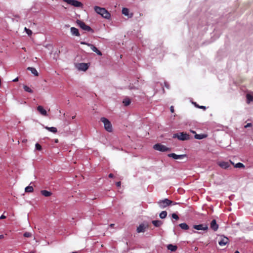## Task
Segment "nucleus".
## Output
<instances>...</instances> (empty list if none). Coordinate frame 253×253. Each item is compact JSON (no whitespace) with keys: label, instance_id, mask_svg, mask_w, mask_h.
Here are the masks:
<instances>
[{"label":"nucleus","instance_id":"1","mask_svg":"<svg viewBox=\"0 0 253 253\" xmlns=\"http://www.w3.org/2000/svg\"><path fill=\"white\" fill-rule=\"evenodd\" d=\"M94 9L97 14L105 19H109L111 17L110 13L104 8L95 6L94 7Z\"/></svg>","mask_w":253,"mask_h":253},{"label":"nucleus","instance_id":"2","mask_svg":"<svg viewBox=\"0 0 253 253\" xmlns=\"http://www.w3.org/2000/svg\"><path fill=\"white\" fill-rule=\"evenodd\" d=\"M173 138H177L178 140L184 141L190 139V136L188 134L184 132L175 133L173 135Z\"/></svg>","mask_w":253,"mask_h":253},{"label":"nucleus","instance_id":"3","mask_svg":"<svg viewBox=\"0 0 253 253\" xmlns=\"http://www.w3.org/2000/svg\"><path fill=\"white\" fill-rule=\"evenodd\" d=\"M101 121L103 123L105 130L109 132L112 131V126L111 122L104 117H102L100 119Z\"/></svg>","mask_w":253,"mask_h":253},{"label":"nucleus","instance_id":"4","mask_svg":"<svg viewBox=\"0 0 253 253\" xmlns=\"http://www.w3.org/2000/svg\"><path fill=\"white\" fill-rule=\"evenodd\" d=\"M153 148L157 151L161 152L170 151V148L166 147L165 145L160 143H157L153 146Z\"/></svg>","mask_w":253,"mask_h":253},{"label":"nucleus","instance_id":"5","mask_svg":"<svg viewBox=\"0 0 253 253\" xmlns=\"http://www.w3.org/2000/svg\"><path fill=\"white\" fill-rule=\"evenodd\" d=\"M77 23L80 26V27L82 28L83 30L88 32H91V33L94 32L92 28H91L89 26L86 25L84 22L80 20H77Z\"/></svg>","mask_w":253,"mask_h":253},{"label":"nucleus","instance_id":"6","mask_svg":"<svg viewBox=\"0 0 253 253\" xmlns=\"http://www.w3.org/2000/svg\"><path fill=\"white\" fill-rule=\"evenodd\" d=\"M172 203L173 202L168 199H165L163 200H160L158 202V204L161 208H165Z\"/></svg>","mask_w":253,"mask_h":253},{"label":"nucleus","instance_id":"7","mask_svg":"<svg viewBox=\"0 0 253 253\" xmlns=\"http://www.w3.org/2000/svg\"><path fill=\"white\" fill-rule=\"evenodd\" d=\"M63 1L75 7H82L83 5L82 2L76 0H63Z\"/></svg>","mask_w":253,"mask_h":253},{"label":"nucleus","instance_id":"8","mask_svg":"<svg viewBox=\"0 0 253 253\" xmlns=\"http://www.w3.org/2000/svg\"><path fill=\"white\" fill-rule=\"evenodd\" d=\"M218 165L223 169H227L230 167V165H234V163L230 161V162L221 161L217 163Z\"/></svg>","mask_w":253,"mask_h":253},{"label":"nucleus","instance_id":"9","mask_svg":"<svg viewBox=\"0 0 253 253\" xmlns=\"http://www.w3.org/2000/svg\"><path fill=\"white\" fill-rule=\"evenodd\" d=\"M168 156L170 158H172L175 160L183 159L184 158L186 157V155H176L175 153H170L168 155Z\"/></svg>","mask_w":253,"mask_h":253},{"label":"nucleus","instance_id":"10","mask_svg":"<svg viewBox=\"0 0 253 253\" xmlns=\"http://www.w3.org/2000/svg\"><path fill=\"white\" fill-rule=\"evenodd\" d=\"M193 228L195 229L198 230H207L208 229V225L207 224H199V225H194L193 226Z\"/></svg>","mask_w":253,"mask_h":253},{"label":"nucleus","instance_id":"11","mask_svg":"<svg viewBox=\"0 0 253 253\" xmlns=\"http://www.w3.org/2000/svg\"><path fill=\"white\" fill-rule=\"evenodd\" d=\"M77 68L80 70L85 71L88 68V66L87 64H86V63H81L77 65Z\"/></svg>","mask_w":253,"mask_h":253},{"label":"nucleus","instance_id":"12","mask_svg":"<svg viewBox=\"0 0 253 253\" xmlns=\"http://www.w3.org/2000/svg\"><path fill=\"white\" fill-rule=\"evenodd\" d=\"M229 239L225 236H221L220 240L218 241V244L220 246H225L228 242Z\"/></svg>","mask_w":253,"mask_h":253},{"label":"nucleus","instance_id":"13","mask_svg":"<svg viewBox=\"0 0 253 253\" xmlns=\"http://www.w3.org/2000/svg\"><path fill=\"white\" fill-rule=\"evenodd\" d=\"M148 226L147 225H145L144 224H141L137 228V232L138 233L144 232L145 230L148 228Z\"/></svg>","mask_w":253,"mask_h":253},{"label":"nucleus","instance_id":"14","mask_svg":"<svg viewBox=\"0 0 253 253\" xmlns=\"http://www.w3.org/2000/svg\"><path fill=\"white\" fill-rule=\"evenodd\" d=\"M210 227L214 231L217 230L218 228V225L216 223L215 219H213L211 221Z\"/></svg>","mask_w":253,"mask_h":253},{"label":"nucleus","instance_id":"15","mask_svg":"<svg viewBox=\"0 0 253 253\" xmlns=\"http://www.w3.org/2000/svg\"><path fill=\"white\" fill-rule=\"evenodd\" d=\"M88 46L90 47V48L92 49V50L96 53V54L98 55H102V53L99 50L97 47H96L93 44H88Z\"/></svg>","mask_w":253,"mask_h":253},{"label":"nucleus","instance_id":"16","mask_svg":"<svg viewBox=\"0 0 253 253\" xmlns=\"http://www.w3.org/2000/svg\"><path fill=\"white\" fill-rule=\"evenodd\" d=\"M38 111L43 116H47V112L43 108L42 106H38L37 107Z\"/></svg>","mask_w":253,"mask_h":253},{"label":"nucleus","instance_id":"17","mask_svg":"<svg viewBox=\"0 0 253 253\" xmlns=\"http://www.w3.org/2000/svg\"><path fill=\"white\" fill-rule=\"evenodd\" d=\"M71 32L73 35L78 37L80 36L78 29L75 27L71 28Z\"/></svg>","mask_w":253,"mask_h":253},{"label":"nucleus","instance_id":"18","mask_svg":"<svg viewBox=\"0 0 253 253\" xmlns=\"http://www.w3.org/2000/svg\"><path fill=\"white\" fill-rule=\"evenodd\" d=\"M122 13L126 16H128L129 17H131L133 15L132 13H131L130 15H129V9L127 8H123L122 9Z\"/></svg>","mask_w":253,"mask_h":253},{"label":"nucleus","instance_id":"19","mask_svg":"<svg viewBox=\"0 0 253 253\" xmlns=\"http://www.w3.org/2000/svg\"><path fill=\"white\" fill-rule=\"evenodd\" d=\"M41 193L43 196L46 197H49L52 195V193L51 192L45 190H42L41 191Z\"/></svg>","mask_w":253,"mask_h":253},{"label":"nucleus","instance_id":"20","mask_svg":"<svg viewBox=\"0 0 253 253\" xmlns=\"http://www.w3.org/2000/svg\"><path fill=\"white\" fill-rule=\"evenodd\" d=\"M168 249L171 251V252H175L177 249V247L175 245H173L172 244H169L167 246Z\"/></svg>","mask_w":253,"mask_h":253},{"label":"nucleus","instance_id":"21","mask_svg":"<svg viewBox=\"0 0 253 253\" xmlns=\"http://www.w3.org/2000/svg\"><path fill=\"white\" fill-rule=\"evenodd\" d=\"M152 223L155 227H160L163 224V222L161 220H153Z\"/></svg>","mask_w":253,"mask_h":253},{"label":"nucleus","instance_id":"22","mask_svg":"<svg viewBox=\"0 0 253 253\" xmlns=\"http://www.w3.org/2000/svg\"><path fill=\"white\" fill-rule=\"evenodd\" d=\"M27 69L31 72V73L34 74L36 76H38L39 75L38 72L37 70L35 68L33 67H28Z\"/></svg>","mask_w":253,"mask_h":253},{"label":"nucleus","instance_id":"23","mask_svg":"<svg viewBox=\"0 0 253 253\" xmlns=\"http://www.w3.org/2000/svg\"><path fill=\"white\" fill-rule=\"evenodd\" d=\"M46 129L48 130V131L52 132L54 133H56L57 132V129L55 127H48V126H45L44 127Z\"/></svg>","mask_w":253,"mask_h":253},{"label":"nucleus","instance_id":"24","mask_svg":"<svg viewBox=\"0 0 253 253\" xmlns=\"http://www.w3.org/2000/svg\"><path fill=\"white\" fill-rule=\"evenodd\" d=\"M247 97V103L248 104H250L251 101H253V96H252L251 94L248 93L246 95Z\"/></svg>","mask_w":253,"mask_h":253},{"label":"nucleus","instance_id":"25","mask_svg":"<svg viewBox=\"0 0 253 253\" xmlns=\"http://www.w3.org/2000/svg\"><path fill=\"white\" fill-rule=\"evenodd\" d=\"M207 135L206 134H196L195 135V138L197 139H203V138H205L207 137Z\"/></svg>","mask_w":253,"mask_h":253},{"label":"nucleus","instance_id":"26","mask_svg":"<svg viewBox=\"0 0 253 253\" xmlns=\"http://www.w3.org/2000/svg\"><path fill=\"white\" fill-rule=\"evenodd\" d=\"M130 99L127 97L125 98L123 101V104L125 106H127L130 104Z\"/></svg>","mask_w":253,"mask_h":253},{"label":"nucleus","instance_id":"27","mask_svg":"<svg viewBox=\"0 0 253 253\" xmlns=\"http://www.w3.org/2000/svg\"><path fill=\"white\" fill-rule=\"evenodd\" d=\"M179 227L184 230H188L189 229V226L185 223H180L179 225Z\"/></svg>","mask_w":253,"mask_h":253},{"label":"nucleus","instance_id":"28","mask_svg":"<svg viewBox=\"0 0 253 253\" xmlns=\"http://www.w3.org/2000/svg\"><path fill=\"white\" fill-rule=\"evenodd\" d=\"M23 88H24V90L26 92H29L31 93H32L33 92V90L30 87L28 86L27 85H24L23 86Z\"/></svg>","mask_w":253,"mask_h":253},{"label":"nucleus","instance_id":"29","mask_svg":"<svg viewBox=\"0 0 253 253\" xmlns=\"http://www.w3.org/2000/svg\"><path fill=\"white\" fill-rule=\"evenodd\" d=\"M167 215V212L166 211H163L160 213V217L162 219H164L166 217Z\"/></svg>","mask_w":253,"mask_h":253},{"label":"nucleus","instance_id":"30","mask_svg":"<svg viewBox=\"0 0 253 253\" xmlns=\"http://www.w3.org/2000/svg\"><path fill=\"white\" fill-rule=\"evenodd\" d=\"M25 191L26 192H32L34 191V188L31 186H28L25 188Z\"/></svg>","mask_w":253,"mask_h":253},{"label":"nucleus","instance_id":"31","mask_svg":"<svg viewBox=\"0 0 253 253\" xmlns=\"http://www.w3.org/2000/svg\"><path fill=\"white\" fill-rule=\"evenodd\" d=\"M235 168H245V166L241 163H237L235 166Z\"/></svg>","mask_w":253,"mask_h":253},{"label":"nucleus","instance_id":"32","mask_svg":"<svg viewBox=\"0 0 253 253\" xmlns=\"http://www.w3.org/2000/svg\"><path fill=\"white\" fill-rule=\"evenodd\" d=\"M25 31L26 32V33L28 35V36H31L32 34V32L31 30L27 28L26 27L24 29Z\"/></svg>","mask_w":253,"mask_h":253},{"label":"nucleus","instance_id":"33","mask_svg":"<svg viewBox=\"0 0 253 253\" xmlns=\"http://www.w3.org/2000/svg\"><path fill=\"white\" fill-rule=\"evenodd\" d=\"M35 147L36 149L39 151H41L42 149V146L38 143L36 144Z\"/></svg>","mask_w":253,"mask_h":253},{"label":"nucleus","instance_id":"34","mask_svg":"<svg viewBox=\"0 0 253 253\" xmlns=\"http://www.w3.org/2000/svg\"><path fill=\"white\" fill-rule=\"evenodd\" d=\"M194 104H195V106L198 108L202 109L204 110L206 109V107L204 106H200V105L197 104L196 103H195Z\"/></svg>","mask_w":253,"mask_h":253},{"label":"nucleus","instance_id":"35","mask_svg":"<svg viewBox=\"0 0 253 253\" xmlns=\"http://www.w3.org/2000/svg\"><path fill=\"white\" fill-rule=\"evenodd\" d=\"M24 236L25 237H27V238H29V237H32V233H30V232H25L24 234Z\"/></svg>","mask_w":253,"mask_h":253},{"label":"nucleus","instance_id":"36","mask_svg":"<svg viewBox=\"0 0 253 253\" xmlns=\"http://www.w3.org/2000/svg\"><path fill=\"white\" fill-rule=\"evenodd\" d=\"M172 217L175 220H178L179 219L178 216L174 213L172 214Z\"/></svg>","mask_w":253,"mask_h":253},{"label":"nucleus","instance_id":"37","mask_svg":"<svg viewBox=\"0 0 253 253\" xmlns=\"http://www.w3.org/2000/svg\"><path fill=\"white\" fill-rule=\"evenodd\" d=\"M252 126V124L251 123H248L245 126V127L247 128L248 127H250Z\"/></svg>","mask_w":253,"mask_h":253},{"label":"nucleus","instance_id":"38","mask_svg":"<svg viewBox=\"0 0 253 253\" xmlns=\"http://www.w3.org/2000/svg\"><path fill=\"white\" fill-rule=\"evenodd\" d=\"M81 44H84V45H86L88 46V44H91V43H86L84 42H81Z\"/></svg>","mask_w":253,"mask_h":253},{"label":"nucleus","instance_id":"39","mask_svg":"<svg viewBox=\"0 0 253 253\" xmlns=\"http://www.w3.org/2000/svg\"><path fill=\"white\" fill-rule=\"evenodd\" d=\"M116 185L117 187H120L121 186V181H118L117 182H116Z\"/></svg>","mask_w":253,"mask_h":253},{"label":"nucleus","instance_id":"40","mask_svg":"<svg viewBox=\"0 0 253 253\" xmlns=\"http://www.w3.org/2000/svg\"><path fill=\"white\" fill-rule=\"evenodd\" d=\"M5 218H6V216H5L3 214L0 216V219H5Z\"/></svg>","mask_w":253,"mask_h":253},{"label":"nucleus","instance_id":"41","mask_svg":"<svg viewBox=\"0 0 253 253\" xmlns=\"http://www.w3.org/2000/svg\"><path fill=\"white\" fill-rule=\"evenodd\" d=\"M170 112L171 113H173L174 112V107L173 106H171L170 107Z\"/></svg>","mask_w":253,"mask_h":253},{"label":"nucleus","instance_id":"42","mask_svg":"<svg viewBox=\"0 0 253 253\" xmlns=\"http://www.w3.org/2000/svg\"><path fill=\"white\" fill-rule=\"evenodd\" d=\"M109 178H113L114 177V174L113 173H110L108 175Z\"/></svg>","mask_w":253,"mask_h":253},{"label":"nucleus","instance_id":"43","mask_svg":"<svg viewBox=\"0 0 253 253\" xmlns=\"http://www.w3.org/2000/svg\"><path fill=\"white\" fill-rule=\"evenodd\" d=\"M165 85L167 88H169V84L167 83H165Z\"/></svg>","mask_w":253,"mask_h":253},{"label":"nucleus","instance_id":"44","mask_svg":"<svg viewBox=\"0 0 253 253\" xmlns=\"http://www.w3.org/2000/svg\"><path fill=\"white\" fill-rule=\"evenodd\" d=\"M18 81V78H16L13 80V82H17Z\"/></svg>","mask_w":253,"mask_h":253},{"label":"nucleus","instance_id":"45","mask_svg":"<svg viewBox=\"0 0 253 253\" xmlns=\"http://www.w3.org/2000/svg\"><path fill=\"white\" fill-rule=\"evenodd\" d=\"M4 236L3 235H0V239L3 238Z\"/></svg>","mask_w":253,"mask_h":253},{"label":"nucleus","instance_id":"46","mask_svg":"<svg viewBox=\"0 0 253 253\" xmlns=\"http://www.w3.org/2000/svg\"><path fill=\"white\" fill-rule=\"evenodd\" d=\"M114 225H115V224H110V226L111 227H113Z\"/></svg>","mask_w":253,"mask_h":253},{"label":"nucleus","instance_id":"47","mask_svg":"<svg viewBox=\"0 0 253 253\" xmlns=\"http://www.w3.org/2000/svg\"><path fill=\"white\" fill-rule=\"evenodd\" d=\"M191 132L192 133H194V134H196V132H195V131H194V130H191Z\"/></svg>","mask_w":253,"mask_h":253},{"label":"nucleus","instance_id":"48","mask_svg":"<svg viewBox=\"0 0 253 253\" xmlns=\"http://www.w3.org/2000/svg\"><path fill=\"white\" fill-rule=\"evenodd\" d=\"M76 118V116H74L72 117V119H74Z\"/></svg>","mask_w":253,"mask_h":253},{"label":"nucleus","instance_id":"49","mask_svg":"<svg viewBox=\"0 0 253 253\" xmlns=\"http://www.w3.org/2000/svg\"><path fill=\"white\" fill-rule=\"evenodd\" d=\"M194 250H195V251H197L198 250V248L197 247H195Z\"/></svg>","mask_w":253,"mask_h":253},{"label":"nucleus","instance_id":"50","mask_svg":"<svg viewBox=\"0 0 253 253\" xmlns=\"http://www.w3.org/2000/svg\"><path fill=\"white\" fill-rule=\"evenodd\" d=\"M235 253H240L239 251H235Z\"/></svg>","mask_w":253,"mask_h":253},{"label":"nucleus","instance_id":"51","mask_svg":"<svg viewBox=\"0 0 253 253\" xmlns=\"http://www.w3.org/2000/svg\"><path fill=\"white\" fill-rule=\"evenodd\" d=\"M72 253H78L76 252H72Z\"/></svg>","mask_w":253,"mask_h":253},{"label":"nucleus","instance_id":"52","mask_svg":"<svg viewBox=\"0 0 253 253\" xmlns=\"http://www.w3.org/2000/svg\"><path fill=\"white\" fill-rule=\"evenodd\" d=\"M56 142H58V140L57 139L56 141H55Z\"/></svg>","mask_w":253,"mask_h":253}]
</instances>
